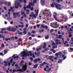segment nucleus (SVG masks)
Returning <instances> with one entry per match:
<instances>
[{
	"label": "nucleus",
	"mask_w": 73,
	"mask_h": 73,
	"mask_svg": "<svg viewBox=\"0 0 73 73\" xmlns=\"http://www.w3.org/2000/svg\"><path fill=\"white\" fill-rule=\"evenodd\" d=\"M36 33L35 31H32L31 32V33Z\"/></svg>",
	"instance_id": "obj_44"
},
{
	"label": "nucleus",
	"mask_w": 73,
	"mask_h": 73,
	"mask_svg": "<svg viewBox=\"0 0 73 73\" xmlns=\"http://www.w3.org/2000/svg\"><path fill=\"white\" fill-rule=\"evenodd\" d=\"M26 12H28L27 14H29V9H27L26 10Z\"/></svg>",
	"instance_id": "obj_38"
},
{
	"label": "nucleus",
	"mask_w": 73,
	"mask_h": 73,
	"mask_svg": "<svg viewBox=\"0 0 73 73\" xmlns=\"http://www.w3.org/2000/svg\"><path fill=\"white\" fill-rule=\"evenodd\" d=\"M14 8V7H11L10 8L13 12H14V9H13V8Z\"/></svg>",
	"instance_id": "obj_22"
},
{
	"label": "nucleus",
	"mask_w": 73,
	"mask_h": 73,
	"mask_svg": "<svg viewBox=\"0 0 73 73\" xmlns=\"http://www.w3.org/2000/svg\"><path fill=\"white\" fill-rule=\"evenodd\" d=\"M43 14L44 15V16L45 17V16H51L52 14L49 11V10L47 9L44 10L43 12Z\"/></svg>",
	"instance_id": "obj_3"
},
{
	"label": "nucleus",
	"mask_w": 73,
	"mask_h": 73,
	"mask_svg": "<svg viewBox=\"0 0 73 73\" xmlns=\"http://www.w3.org/2000/svg\"><path fill=\"white\" fill-rule=\"evenodd\" d=\"M38 64H36V65H34V66L35 68H37V66H38Z\"/></svg>",
	"instance_id": "obj_24"
},
{
	"label": "nucleus",
	"mask_w": 73,
	"mask_h": 73,
	"mask_svg": "<svg viewBox=\"0 0 73 73\" xmlns=\"http://www.w3.org/2000/svg\"><path fill=\"white\" fill-rule=\"evenodd\" d=\"M63 58V60H65V59H66V56H65Z\"/></svg>",
	"instance_id": "obj_61"
},
{
	"label": "nucleus",
	"mask_w": 73,
	"mask_h": 73,
	"mask_svg": "<svg viewBox=\"0 0 73 73\" xmlns=\"http://www.w3.org/2000/svg\"><path fill=\"white\" fill-rule=\"evenodd\" d=\"M55 28H57L58 27V25L57 24V22H56L54 24Z\"/></svg>",
	"instance_id": "obj_15"
},
{
	"label": "nucleus",
	"mask_w": 73,
	"mask_h": 73,
	"mask_svg": "<svg viewBox=\"0 0 73 73\" xmlns=\"http://www.w3.org/2000/svg\"><path fill=\"white\" fill-rule=\"evenodd\" d=\"M51 69H52L51 68H48L47 70V72L49 73V72H50V70H51Z\"/></svg>",
	"instance_id": "obj_16"
},
{
	"label": "nucleus",
	"mask_w": 73,
	"mask_h": 73,
	"mask_svg": "<svg viewBox=\"0 0 73 73\" xmlns=\"http://www.w3.org/2000/svg\"><path fill=\"white\" fill-rule=\"evenodd\" d=\"M15 8H16L17 9H18V8H19V6H15Z\"/></svg>",
	"instance_id": "obj_46"
},
{
	"label": "nucleus",
	"mask_w": 73,
	"mask_h": 73,
	"mask_svg": "<svg viewBox=\"0 0 73 73\" xmlns=\"http://www.w3.org/2000/svg\"><path fill=\"white\" fill-rule=\"evenodd\" d=\"M45 38L46 39H48V38H49V35H47L46 36H45Z\"/></svg>",
	"instance_id": "obj_30"
},
{
	"label": "nucleus",
	"mask_w": 73,
	"mask_h": 73,
	"mask_svg": "<svg viewBox=\"0 0 73 73\" xmlns=\"http://www.w3.org/2000/svg\"><path fill=\"white\" fill-rule=\"evenodd\" d=\"M3 2H1L0 3V4L1 5H3Z\"/></svg>",
	"instance_id": "obj_63"
},
{
	"label": "nucleus",
	"mask_w": 73,
	"mask_h": 73,
	"mask_svg": "<svg viewBox=\"0 0 73 73\" xmlns=\"http://www.w3.org/2000/svg\"><path fill=\"white\" fill-rule=\"evenodd\" d=\"M62 40L61 41V42H64V38H62Z\"/></svg>",
	"instance_id": "obj_57"
},
{
	"label": "nucleus",
	"mask_w": 73,
	"mask_h": 73,
	"mask_svg": "<svg viewBox=\"0 0 73 73\" xmlns=\"http://www.w3.org/2000/svg\"><path fill=\"white\" fill-rule=\"evenodd\" d=\"M27 0H23V1H24V4H25L27 3Z\"/></svg>",
	"instance_id": "obj_54"
},
{
	"label": "nucleus",
	"mask_w": 73,
	"mask_h": 73,
	"mask_svg": "<svg viewBox=\"0 0 73 73\" xmlns=\"http://www.w3.org/2000/svg\"><path fill=\"white\" fill-rule=\"evenodd\" d=\"M41 27L42 28H45L46 29H47L48 28V27L46 25H45V26H44V25H41Z\"/></svg>",
	"instance_id": "obj_7"
},
{
	"label": "nucleus",
	"mask_w": 73,
	"mask_h": 73,
	"mask_svg": "<svg viewBox=\"0 0 73 73\" xmlns=\"http://www.w3.org/2000/svg\"><path fill=\"white\" fill-rule=\"evenodd\" d=\"M44 71H46V67H44Z\"/></svg>",
	"instance_id": "obj_53"
},
{
	"label": "nucleus",
	"mask_w": 73,
	"mask_h": 73,
	"mask_svg": "<svg viewBox=\"0 0 73 73\" xmlns=\"http://www.w3.org/2000/svg\"><path fill=\"white\" fill-rule=\"evenodd\" d=\"M36 26L37 27H38V28H40V24L37 25Z\"/></svg>",
	"instance_id": "obj_43"
},
{
	"label": "nucleus",
	"mask_w": 73,
	"mask_h": 73,
	"mask_svg": "<svg viewBox=\"0 0 73 73\" xmlns=\"http://www.w3.org/2000/svg\"><path fill=\"white\" fill-rule=\"evenodd\" d=\"M58 37L60 39H61L62 38V35H59L58 36Z\"/></svg>",
	"instance_id": "obj_28"
},
{
	"label": "nucleus",
	"mask_w": 73,
	"mask_h": 73,
	"mask_svg": "<svg viewBox=\"0 0 73 73\" xmlns=\"http://www.w3.org/2000/svg\"><path fill=\"white\" fill-rule=\"evenodd\" d=\"M16 72V70L15 69H14L13 70V72L11 73H14L15 72Z\"/></svg>",
	"instance_id": "obj_25"
},
{
	"label": "nucleus",
	"mask_w": 73,
	"mask_h": 73,
	"mask_svg": "<svg viewBox=\"0 0 73 73\" xmlns=\"http://www.w3.org/2000/svg\"><path fill=\"white\" fill-rule=\"evenodd\" d=\"M30 60H32V61H33V58H32V57H31L30 58Z\"/></svg>",
	"instance_id": "obj_56"
},
{
	"label": "nucleus",
	"mask_w": 73,
	"mask_h": 73,
	"mask_svg": "<svg viewBox=\"0 0 73 73\" xmlns=\"http://www.w3.org/2000/svg\"><path fill=\"white\" fill-rule=\"evenodd\" d=\"M24 63V61L22 60L20 62V64H23Z\"/></svg>",
	"instance_id": "obj_42"
},
{
	"label": "nucleus",
	"mask_w": 73,
	"mask_h": 73,
	"mask_svg": "<svg viewBox=\"0 0 73 73\" xmlns=\"http://www.w3.org/2000/svg\"><path fill=\"white\" fill-rule=\"evenodd\" d=\"M0 33H1V34H3L4 33V32L3 31H0Z\"/></svg>",
	"instance_id": "obj_47"
},
{
	"label": "nucleus",
	"mask_w": 73,
	"mask_h": 73,
	"mask_svg": "<svg viewBox=\"0 0 73 73\" xmlns=\"http://www.w3.org/2000/svg\"><path fill=\"white\" fill-rule=\"evenodd\" d=\"M23 34H24V35H27V31L25 30L23 31Z\"/></svg>",
	"instance_id": "obj_23"
},
{
	"label": "nucleus",
	"mask_w": 73,
	"mask_h": 73,
	"mask_svg": "<svg viewBox=\"0 0 73 73\" xmlns=\"http://www.w3.org/2000/svg\"><path fill=\"white\" fill-rule=\"evenodd\" d=\"M68 33H69V36L68 37H71L72 36V33L70 32V31H68Z\"/></svg>",
	"instance_id": "obj_14"
},
{
	"label": "nucleus",
	"mask_w": 73,
	"mask_h": 73,
	"mask_svg": "<svg viewBox=\"0 0 73 73\" xmlns=\"http://www.w3.org/2000/svg\"><path fill=\"white\" fill-rule=\"evenodd\" d=\"M45 1L44 0H41L40 1V3L41 5H44L45 4Z\"/></svg>",
	"instance_id": "obj_12"
},
{
	"label": "nucleus",
	"mask_w": 73,
	"mask_h": 73,
	"mask_svg": "<svg viewBox=\"0 0 73 73\" xmlns=\"http://www.w3.org/2000/svg\"><path fill=\"white\" fill-rule=\"evenodd\" d=\"M31 6H32V7H33V5L32 4L31 2H30L29 3V5H27L26 6V8L27 9L29 8V9H31Z\"/></svg>",
	"instance_id": "obj_5"
},
{
	"label": "nucleus",
	"mask_w": 73,
	"mask_h": 73,
	"mask_svg": "<svg viewBox=\"0 0 73 73\" xmlns=\"http://www.w3.org/2000/svg\"><path fill=\"white\" fill-rule=\"evenodd\" d=\"M35 12H36V13H38V10L37 9V11H36V10L35 9Z\"/></svg>",
	"instance_id": "obj_33"
},
{
	"label": "nucleus",
	"mask_w": 73,
	"mask_h": 73,
	"mask_svg": "<svg viewBox=\"0 0 73 73\" xmlns=\"http://www.w3.org/2000/svg\"><path fill=\"white\" fill-rule=\"evenodd\" d=\"M13 59L11 58L10 60V63H12V62H13Z\"/></svg>",
	"instance_id": "obj_27"
},
{
	"label": "nucleus",
	"mask_w": 73,
	"mask_h": 73,
	"mask_svg": "<svg viewBox=\"0 0 73 73\" xmlns=\"http://www.w3.org/2000/svg\"><path fill=\"white\" fill-rule=\"evenodd\" d=\"M30 9L31 11H33V9H34V8H33V7H31Z\"/></svg>",
	"instance_id": "obj_35"
},
{
	"label": "nucleus",
	"mask_w": 73,
	"mask_h": 73,
	"mask_svg": "<svg viewBox=\"0 0 73 73\" xmlns=\"http://www.w3.org/2000/svg\"><path fill=\"white\" fill-rule=\"evenodd\" d=\"M40 60L41 59H40V58H36L34 61V62H35V63H36V62H37L38 61H40Z\"/></svg>",
	"instance_id": "obj_8"
},
{
	"label": "nucleus",
	"mask_w": 73,
	"mask_h": 73,
	"mask_svg": "<svg viewBox=\"0 0 73 73\" xmlns=\"http://www.w3.org/2000/svg\"><path fill=\"white\" fill-rule=\"evenodd\" d=\"M24 14H25V12L23 11L21 13V15H23Z\"/></svg>",
	"instance_id": "obj_41"
},
{
	"label": "nucleus",
	"mask_w": 73,
	"mask_h": 73,
	"mask_svg": "<svg viewBox=\"0 0 73 73\" xmlns=\"http://www.w3.org/2000/svg\"><path fill=\"white\" fill-rule=\"evenodd\" d=\"M22 40V39H21V38H20L19 40L17 42H20V41H21V40Z\"/></svg>",
	"instance_id": "obj_40"
},
{
	"label": "nucleus",
	"mask_w": 73,
	"mask_h": 73,
	"mask_svg": "<svg viewBox=\"0 0 73 73\" xmlns=\"http://www.w3.org/2000/svg\"><path fill=\"white\" fill-rule=\"evenodd\" d=\"M7 65L9 66H10V65H11V63H8L7 64Z\"/></svg>",
	"instance_id": "obj_62"
},
{
	"label": "nucleus",
	"mask_w": 73,
	"mask_h": 73,
	"mask_svg": "<svg viewBox=\"0 0 73 73\" xmlns=\"http://www.w3.org/2000/svg\"><path fill=\"white\" fill-rule=\"evenodd\" d=\"M49 50V48H45L44 49V51H48Z\"/></svg>",
	"instance_id": "obj_31"
},
{
	"label": "nucleus",
	"mask_w": 73,
	"mask_h": 73,
	"mask_svg": "<svg viewBox=\"0 0 73 73\" xmlns=\"http://www.w3.org/2000/svg\"><path fill=\"white\" fill-rule=\"evenodd\" d=\"M46 43L45 42H44L43 43L44 45L43 46V49H45L46 48Z\"/></svg>",
	"instance_id": "obj_11"
},
{
	"label": "nucleus",
	"mask_w": 73,
	"mask_h": 73,
	"mask_svg": "<svg viewBox=\"0 0 73 73\" xmlns=\"http://www.w3.org/2000/svg\"><path fill=\"white\" fill-rule=\"evenodd\" d=\"M19 56H16L14 57V59H16V58H19Z\"/></svg>",
	"instance_id": "obj_39"
},
{
	"label": "nucleus",
	"mask_w": 73,
	"mask_h": 73,
	"mask_svg": "<svg viewBox=\"0 0 73 73\" xmlns=\"http://www.w3.org/2000/svg\"><path fill=\"white\" fill-rule=\"evenodd\" d=\"M62 53L61 52H58L56 53L55 54L56 56H58V55H60V56H61V54Z\"/></svg>",
	"instance_id": "obj_9"
},
{
	"label": "nucleus",
	"mask_w": 73,
	"mask_h": 73,
	"mask_svg": "<svg viewBox=\"0 0 73 73\" xmlns=\"http://www.w3.org/2000/svg\"><path fill=\"white\" fill-rule=\"evenodd\" d=\"M27 69V67L25 66H24L22 67V68L20 70V72H24L25 70H26Z\"/></svg>",
	"instance_id": "obj_4"
},
{
	"label": "nucleus",
	"mask_w": 73,
	"mask_h": 73,
	"mask_svg": "<svg viewBox=\"0 0 73 73\" xmlns=\"http://www.w3.org/2000/svg\"><path fill=\"white\" fill-rule=\"evenodd\" d=\"M53 48L54 49H55V48H57V45H56V46H52Z\"/></svg>",
	"instance_id": "obj_26"
},
{
	"label": "nucleus",
	"mask_w": 73,
	"mask_h": 73,
	"mask_svg": "<svg viewBox=\"0 0 73 73\" xmlns=\"http://www.w3.org/2000/svg\"><path fill=\"white\" fill-rule=\"evenodd\" d=\"M16 69H17L18 70H19V69H20V67L19 66H17V67H16Z\"/></svg>",
	"instance_id": "obj_29"
},
{
	"label": "nucleus",
	"mask_w": 73,
	"mask_h": 73,
	"mask_svg": "<svg viewBox=\"0 0 73 73\" xmlns=\"http://www.w3.org/2000/svg\"><path fill=\"white\" fill-rule=\"evenodd\" d=\"M21 54L23 55H21V57H25V58H27V56H30V57L32 56L33 54L32 53V51H27L26 52L25 51H22Z\"/></svg>",
	"instance_id": "obj_1"
},
{
	"label": "nucleus",
	"mask_w": 73,
	"mask_h": 73,
	"mask_svg": "<svg viewBox=\"0 0 73 73\" xmlns=\"http://www.w3.org/2000/svg\"><path fill=\"white\" fill-rule=\"evenodd\" d=\"M23 9L24 10H25V11H26L27 10V9L26 8V7H23Z\"/></svg>",
	"instance_id": "obj_58"
},
{
	"label": "nucleus",
	"mask_w": 73,
	"mask_h": 73,
	"mask_svg": "<svg viewBox=\"0 0 73 73\" xmlns=\"http://www.w3.org/2000/svg\"><path fill=\"white\" fill-rule=\"evenodd\" d=\"M62 62V59H59V61H58V63H61Z\"/></svg>",
	"instance_id": "obj_19"
},
{
	"label": "nucleus",
	"mask_w": 73,
	"mask_h": 73,
	"mask_svg": "<svg viewBox=\"0 0 73 73\" xmlns=\"http://www.w3.org/2000/svg\"><path fill=\"white\" fill-rule=\"evenodd\" d=\"M53 57L52 56H50L49 57V58H48V59H49L50 60H52V59L53 58Z\"/></svg>",
	"instance_id": "obj_20"
},
{
	"label": "nucleus",
	"mask_w": 73,
	"mask_h": 73,
	"mask_svg": "<svg viewBox=\"0 0 73 73\" xmlns=\"http://www.w3.org/2000/svg\"><path fill=\"white\" fill-rule=\"evenodd\" d=\"M11 31L12 32H16L15 29V28H12L11 29Z\"/></svg>",
	"instance_id": "obj_21"
},
{
	"label": "nucleus",
	"mask_w": 73,
	"mask_h": 73,
	"mask_svg": "<svg viewBox=\"0 0 73 73\" xmlns=\"http://www.w3.org/2000/svg\"><path fill=\"white\" fill-rule=\"evenodd\" d=\"M1 30L2 31H6V29H2Z\"/></svg>",
	"instance_id": "obj_49"
},
{
	"label": "nucleus",
	"mask_w": 73,
	"mask_h": 73,
	"mask_svg": "<svg viewBox=\"0 0 73 73\" xmlns=\"http://www.w3.org/2000/svg\"><path fill=\"white\" fill-rule=\"evenodd\" d=\"M40 66H44V64L42 63L40 64Z\"/></svg>",
	"instance_id": "obj_60"
},
{
	"label": "nucleus",
	"mask_w": 73,
	"mask_h": 73,
	"mask_svg": "<svg viewBox=\"0 0 73 73\" xmlns=\"http://www.w3.org/2000/svg\"><path fill=\"white\" fill-rule=\"evenodd\" d=\"M28 36H31V33H30V32H29L28 33Z\"/></svg>",
	"instance_id": "obj_52"
},
{
	"label": "nucleus",
	"mask_w": 73,
	"mask_h": 73,
	"mask_svg": "<svg viewBox=\"0 0 73 73\" xmlns=\"http://www.w3.org/2000/svg\"><path fill=\"white\" fill-rule=\"evenodd\" d=\"M37 14H35V15L33 14L32 15V17H35V18H36V17H37Z\"/></svg>",
	"instance_id": "obj_18"
},
{
	"label": "nucleus",
	"mask_w": 73,
	"mask_h": 73,
	"mask_svg": "<svg viewBox=\"0 0 73 73\" xmlns=\"http://www.w3.org/2000/svg\"><path fill=\"white\" fill-rule=\"evenodd\" d=\"M19 35H22V32H21L19 33Z\"/></svg>",
	"instance_id": "obj_59"
},
{
	"label": "nucleus",
	"mask_w": 73,
	"mask_h": 73,
	"mask_svg": "<svg viewBox=\"0 0 73 73\" xmlns=\"http://www.w3.org/2000/svg\"><path fill=\"white\" fill-rule=\"evenodd\" d=\"M33 3H31L32 5H33V6H34V4H35V3H37V0H33Z\"/></svg>",
	"instance_id": "obj_10"
},
{
	"label": "nucleus",
	"mask_w": 73,
	"mask_h": 73,
	"mask_svg": "<svg viewBox=\"0 0 73 73\" xmlns=\"http://www.w3.org/2000/svg\"><path fill=\"white\" fill-rule=\"evenodd\" d=\"M11 27H9V28L7 29V30H9V32H11Z\"/></svg>",
	"instance_id": "obj_32"
},
{
	"label": "nucleus",
	"mask_w": 73,
	"mask_h": 73,
	"mask_svg": "<svg viewBox=\"0 0 73 73\" xmlns=\"http://www.w3.org/2000/svg\"><path fill=\"white\" fill-rule=\"evenodd\" d=\"M29 66H31L32 65V63H31V62H29Z\"/></svg>",
	"instance_id": "obj_50"
},
{
	"label": "nucleus",
	"mask_w": 73,
	"mask_h": 73,
	"mask_svg": "<svg viewBox=\"0 0 73 73\" xmlns=\"http://www.w3.org/2000/svg\"><path fill=\"white\" fill-rule=\"evenodd\" d=\"M15 57H16V56H15V54H14L12 56V57L13 58H14V59H15Z\"/></svg>",
	"instance_id": "obj_51"
},
{
	"label": "nucleus",
	"mask_w": 73,
	"mask_h": 73,
	"mask_svg": "<svg viewBox=\"0 0 73 73\" xmlns=\"http://www.w3.org/2000/svg\"><path fill=\"white\" fill-rule=\"evenodd\" d=\"M50 6L52 8H54V7H55H55L57 9H59V10L61 9V5L56 3L54 2H52V4L50 5Z\"/></svg>",
	"instance_id": "obj_2"
},
{
	"label": "nucleus",
	"mask_w": 73,
	"mask_h": 73,
	"mask_svg": "<svg viewBox=\"0 0 73 73\" xmlns=\"http://www.w3.org/2000/svg\"><path fill=\"white\" fill-rule=\"evenodd\" d=\"M8 7H9L10 6H11V3L9 2L8 3Z\"/></svg>",
	"instance_id": "obj_37"
},
{
	"label": "nucleus",
	"mask_w": 73,
	"mask_h": 73,
	"mask_svg": "<svg viewBox=\"0 0 73 73\" xmlns=\"http://www.w3.org/2000/svg\"><path fill=\"white\" fill-rule=\"evenodd\" d=\"M1 46H2V48H4V44H3L1 45Z\"/></svg>",
	"instance_id": "obj_48"
},
{
	"label": "nucleus",
	"mask_w": 73,
	"mask_h": 73,
	"mask_svg": "<svg viewBox=\"0 0 73 73\" xmlns=\"http://www.w3.org/2000/svg\"><path fill=\"white\" fill-rule=\"evenodd\" d=\"M54 31V30H53V29H51V30L50 31V33H52Z\"/></svg>",
	"instance_id": "obj_34"
},
{
	"label": "nucleus",
	"mask_w": 73,
	"mask_h": 73,
	"mask_svg": "<svg viewBox=\"0 0 73 73\" xmlns=\"http://www.w3.org/2000/svg\"><path fill=\"white\" fill-rule=\"evenodd\" d=\"M4 53L5 54H7V53H8V50H4Z\"/></svg>",
	"instance_id": "obj_17"
},
{
	"label": "nucleus",
	"mask_w": 73,
	"mask_h": 73,
	"mask_svg": "<svg viewBox=\"0 0 73 73\" xmlns=\"http://www.w3.org/2000/svg\"><path fill=\"white\" fill-rule=\"evenodd\" d=\"M67 43H68V41H66L64 43V45H66Z\"/></svg>",
	"instance_id": "obj_36"
},
{
	"label": "nucleus",
	"mask_w": 73,
	"mask_h": 73,
	"mask_svg": "<svg viewBox=\"0 0 73 73\" xmlns=\"http://www.w3.org/2000/svg\"><path fill=\"white\" fill-rule=\"evenodd\" d=\"M58 35H60L61 34V32L60 31H58Z\"/></svg>",
	"instance_id": "obj_64"
},
{
	"label": "nucleus",
	"mask_w": 73,
	"mask_h": 73,
	"mask_svg": "<svg viewBox=\"0 0 73 73\" xmlns=\"http://www.w3.org/2000/svg\"><path fill=\"white\" fill-rule=\"evenodd\" d=\"M53 17L56 21H58L59 23H61V21L60 20H59L57 19V18L56 17V16L55 15H53Z\"/></svg>",
	"instance_id": "obj_6"
},
{
	"label": "nucleus",
	"mask_w": 73,
	"mask_h": 73,
	"mask_svg": "<svg viewBox=\"0 0 73 73\" xmlns=\"http://www.w3.org/2000/svg\"><path fill=\"white\" fill-rule=\"evenodd\" d=\"M70 50H71V51H73V48L71 47L70 48Z\"/></svg>",
	"instance_id": "obj_45"
},
{
	"label": "nucleus",
	"mask_w": 73,
	"mask_h": 73,
	"mask_svg": "<svg viewBox=\"0 0 73 73\" xmlns=\"http://www.w3.org/2000/svg\"><path fill=\"white\" fill-rule=\"evenodd\" d=\"M13 21H11L10 22V24H11V25H12V24H13Z\"/></svg>",
	"instance_id": "obj_55"
},
{
	"label": "nucleus",
	"mask_w": 73,
	"mask_h": 73,
	"mask_svg": "<svg viewBox=\"0 0 73 73\" xmlns=\"http://www.w3.org/2000/svg\"><path fill=\"white\" fill-rule=\"evenodd\" d=\"M40 52H37V53L36 52H35V55H37V56H40Z\"/></svg>",
	"instance_id": "obj_13"
}]
</instances>
